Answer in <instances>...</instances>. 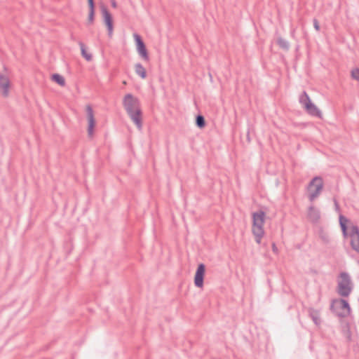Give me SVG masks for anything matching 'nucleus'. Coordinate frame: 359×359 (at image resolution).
I'll return each instance as SVG.
<instances>
[{
	"label": "nucleus",
	"mask_w": 359,
	"mask_h": 359,
	"mask_svg": "<svg viewBox=\"0 0 359 359\" xmlns=\"http://www.w3.org/2000/svg\"><path fill=\"white\" fill-rule=\"evenodd\" d=\"M88 4L89 8H95L94 0H88Z\"/></svg>",
	"instance_id": "25"
},
{
	"label": "nucleus",
	"mask_w": 359,
	"mask_h": 359,
	"mask_svg": "<svg viewBox=\"0 0 359 359\" xmlns=\"http://www.w3.org/2000/svg\"><path fill=\"white\" fill-rule=\"evenodd\" d=\"M334 207H335L336 211L340 212V207H339V203L336 198H334Z\"/></svg>",
	"instance_id": "24"
},
{
	"label": "nucleus",
	"mask_w": 359,
	"mask_h": 359,
	"mask_svg": "<svg viewBox=\"0 0 359 359\" xmlns=\"http://www.w3.org/2000/svg\"><path fill=\"white\" fill-rule=\"evenodd\" d=\"M86 111L88 119V135L89 137H92L94 132V128L95 126V119L94 117V112L90 104L86 105Z\"/></svg>",
	"instance_id": "8"
},
{
	"label": "nucleus",
	"mask_w": 359,
	"mask_h": 359,
	"mask_svg": "<svg viewBox=\"0 0 359 359\" xmlns=\"http://www.w3.org/2000/svg\"><path fill=\"white\" fill-rule=\"evenodd\" d=\"M351 78L359 81V68H355L351 70Z\"/></svg>",
	"instance_id": "22"
},
{
	"label": "nucleus",
	"mask_w": 359,
	"mask_h": 359,
	"mask_svg": "<svg viewBox=\"0 0 359 359\" xmlns=\"http://www.w3.org/2000/svg\"><path fill=\"white\" fill-rule=\"evenodd\" d=\"M309 316L311 317L313 323L316 325H319L321 323L319 311L311 308L309 309Z\"/></svg>",
	"instance_id": "15"
},
{
	"label": "nucleus",
	"mask_w": 359,
	"mask_h": 359,
	"mask_svg": "<svg viewBox=\"0 0 359 359\" xmlns=\"http://www.w3.org/2000/svg\"><path fill=\"white\" fill-rule=\"evenodd\" d=\"M95 8H89V13L88 18V24L91 25L94 22Z\"/></svg>",
	"instance_id": "21"
},
{
	"label": "nucleus",
	"mask_w": 359,
	"mask_h": 359,
	"mask_svg": "<svg viewBox=\"0 0 359 359\" xmlns=\"http://www.w3.org/2000/svg\"><path fill=\"white\" fill-rule=\"evenodd\" d=\"M206 122L205 118L201 114H198L196 116V125L199 128L202 129L205 126Z\"/></svg>",
	"instance_id": "19"
},
{
	"label": "nucleus",
	"mask_w": 359,
	"mask_h": 359,
	"mask_svg": "<svg viewBox=\"0 0 359 359\" xmlns=\"http://www.w3.org/2000/svg\"><path fill=\"white\" fill-rule=\"evenodd\" d=\"M11 81L8 76L0 73V89L4 97L8 96Z\"/></svg>",
	"instance_id": "11"
},
{
	"label": "nucleus",
	"mask_w": 359,
	"mask_h": 359,
	"mask_svg": "<svg viewBox=\"0 0 359 359\" xmlns=\"http://www.w3.org/2000/svg\"><path fill=\"white\" fill-rule=\"evenodd\" d=\"M339 225L344 237L349 236V233L348 232V226L347 224L349 222V220L344 215H340L339 217Z\"/></svg>",
	"instance_id": "14"
},
{
	"label": "nucleus",
	"mask_w": 359,
	"mask_h": 359,
	"mask_svg": "<svg viewBox=\"0 0 359 359\" xmlns=\"http://www.w3.org/2000/svg\"><path fill=\"white\" fill-rule=\"evenodd\" d=\"M353 289V283L347 272H341L337 278V292L343 297H347Z\"/></svg>",
	"instance_id": "2"
},
{
	"label": "nucleus",
	"mask_w": 359,
	"mask_h": 359,
	"mask_svg": "<svg viewBox=\"0 0 359 359\" xmlns=\"http://www.w3.org/2000/svg\"><path fill=\"white\" fill-rule=\"evenodd\" d=\"M133 36L136 43L137 50L139 55H140L143 60L149 62V55L146 48V46L144 44V42L143 41L141 36L138 34H134Z\"/></svg>",
	"instance_id": "6"
},
{
	"label": "nucleus",
	"mask_w": 359,
	"mask_h": 359,
	"mask_svg": "<svg viewBox=\"0 0 359 359\" xmlns=\"http://www.w3.org/2000/svg\"><path fill=\"white\" fill-rule=\"evenodd\" d=\"M79 44L80 48H81V55H82V56H83V57H84L87 61H91V60H92V58H93L92 55H91V54H90V53H87L86 49V46H85V44H84L83 42H81V41H80V42L79 43Z\"/></svg>",
	"instance_id": "18"
},
{
	"label": "nucleus",
	"mask_w": 359,
	"mask_h": 359,
	"mask_svg": "<svg viewBox=\"0 0 359 359\" xmlns=\"http://www.w3.org/2000/svg\"><path fill=\"white\" fill-rule=\"evenodd\" d=\"M276 43L278 45V46L281 49H283V50H284L285 51H287L290 49V43H289V42L287 40H285V39H283V38H282L280 36L277 38Z\"/></svg>",
	"instance_id": "17"
},
{
	"label": "nucleus",
	"mask_w": 359,
	"mask_h": 359,
	"mask_svg": "<svg viewBox=\"0 0 359 359\" xmlns=\"http://www.w3.org/2000/svg\"><path fill=\"white\" fill-rule=\"evenodd\" d=\"M313 27H314L315 29L317 32H319L320 29V25H319L318 20L316 18H314L313 20Z\"/></svg>",
	"instance_id": "23"
},
{
	"label": "nucleus",
	"mask_w": 359,
	"mask_h": 359,
	"mask_svg": "<svg viewBox=\"0 0 359 359\" xmlns=\"http://www.w3.org/2000/svg\"><path fill=\"white\" fill-rule=\"evenodd\" d=\"M349 237L351 238L350 243L352 249L359 252V228L358 226L353 225L351 227Z\"/></svg>",
	"instance_id": "9"
},
{
	"label": "nucleus",
	"mask_w": 359,
	"mask_h": 359,
	"mask_svg": "<svg viewBox=\"0 0 359 359\" xmlns=\"http://www.w3.org/2000/svg\"><path fill=\"white\" fill-rule=\"evenodd\" d=\"M111 4L113 8H116L117 4L115 0H111Z\"/></svg>",
	"instance_id": "26"
},
{
	"label": "nucleus",
	"mask_w": 359,
	"mask_h": 359,
	"mask_svg": "<svg viewBox=\"0 0 359 359\" xmlns=\"http://www.w3.org/2000/svg\"><path fill=\"white\" fill-rule=\"evenodd\" d=\"M299 101L307 114L312 116L322 118L320 110L311 102L306 91H303L300 95Z\"/></svg>",
	"instance_id": "4"
},
{
	"label": "nucleus",
	"mask_w": 359,
	"mask_h": 359,
	"mask_svg": "<svg viewBox=\"0 0 359 359\" xmlns=\"http://www.w3.org/2000/svg\"><path fill=\"white\" fill-rule=\"evenodd\" d=\"M335 304H339V306L341 309H346V310H347L348 313H350L351 308H350L348 302L346 300H345L344 299H333L332 301V303L330 305L331 310H334V306Z\"/></svg>",
	"instance_id": "13"
},
{
	"label": "nucleus",
	"mask_w": 359,
	"mask_h": 359,
	"mask_svg": "<svg viewBox=\"0 0 359 359\" xmlns=\"http://www.w3.org/2000/svg\"><path fill=\"white\" fill-rule=\"evenodd\" d=\"M135 73L142 79H145L147 77L146 69L141 63H136L135 65Z\"/></svg>",
	"instance_id": "16"
},
{
	"label": "nucleus",
	"mask_w": 359,
	"mask_h": 359,
	"mask_svg": "<svg viewBox=\"0 0 359 359\" xmlns=\"http://www.w3.org/2000/svg\"><path fill=\"white\" fill-rule=\"evenodd\" d=\"M101 13L102 14L104 22L107 27L108 35L111 36L113 32V18L110 12L104 5L100 6Z\"/></svg>",
	"instance_id": "7"
},
{
	"label": "nucleus",
	"mask_w": 359,
	"mask_h": 359,
	"mask_svg": "<svg viewBox=\"0 0 359 359\" xmlns=\"http://www.w3.org/2000/svg\"><path fill=\"white\" fill-rule=\"evenodd\" d=\"M123 105L137 128L141 129L142 127V113L138 98L130 93L126 94L123 100Z\"/></svg>",
	"instance_id": "1"
},
{
	"label": "nucleus",
	"mask_w": 359,
	"mask_h": 359,
	"mask_svg": "<svg viewBox=\"0 0 359 359\" xmlns=\"http://www.w3.org/2000/svg\"><path fill=\"white\" fill-rule=\"evenodd\" d=\"M205 273V266L201 263L198 265L196 271L194 276V284L197 287H202L203 286V280Z\"/></svg>",
	"instance_id": "10"
},
{
	"label": "nucleus",
	"mask_w": 359,
	"mask_h": 359,
	"mask_svg": "<svg viewBox=\"0 0 359 359\" xmlns=\"http://www.w3.org/2000/svg\"><path fill=\"white\" fill-rule=\"evenodd\" d=\"M272 248H273V251H276V250H277V248H276V246L275 243H273V245H272Z\"/></svg>",
	"instance_id": "27"
},
{
	"label": "nucleus",
	"mask_w": 359,
	"mask_h": 359,
	"mask_svg": "<svg viewBox=\"0 0 359 359\" xmlns=\"http://www.w3.org/2000/svg\"><path fill=\"white\" fill-rule=\"evenodd\" d=\"M52 80L61 86H64L65 85V80L64 77L58 74H53L52 75Z\"/></svg>",
	"instance_id": "20"
},
{
	"label": "nucleus",
	"mask_w": 359,
	"mask_h": 359,
	"mask_svg": "<svg viewBox=\"0 0 359 359\" xmlns=\"http://www.w3.org/2000/svg\"><path fill=\"white\" fill-rule=\"evenodd\" d=\"M308 218L311 222L317 223L320 218L319 210L311 205L308 210Z\"/></svg>",
	"instance_id": "12"
},
{
	"label": "nucleus",
	"mask_w": 359,
	"mask_h": 359,
	"mask_svg": "<svg viewBox=\"0 0 359 359\" xmlns=\"http://www.w3.org/2000/svg\"><path fill=\"white\" fill-rule=\"evenodd\" d=\"M265 212L263 210H259L252 214V233L255 236V241L261 243V240L264 235L263 228L264 224Z\"/></svg>",
	"instance_id": "3"
},
{
	"label": "nucleus",
	"mask_w": 359,
	"mask_h": 359,
	"mask_svg": "<svg viewBox=\"0 0 359 359\" xmlns=\"http://www.w3.org/2000/svg\"><path fill=\"white\" fill-rule=\"evenodd\" d=\"M323 188V181L321 177H315L309 182L308 190L309 191V198L313 201L318 197Z\"/></svg>",
	"instance_id": "5"
}]
</instances>
